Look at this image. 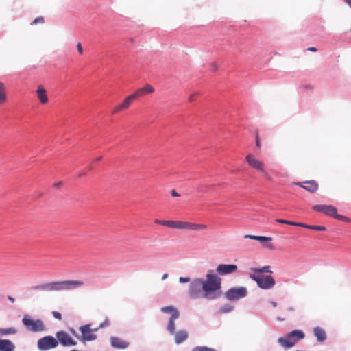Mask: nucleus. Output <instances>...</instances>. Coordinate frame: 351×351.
Segmentation results:
<instances>
[{
	"label": "nucleus",
	"mask_w": 351,
	"mask_h": 351,
	"mask_svg": "<svg viewBox=\"0 0 351 351\" xmlns=\"http://www.w3.org/2000/svg\"><path fill=\"white\" fill-rule=\"evenodd\" d=\"M346 2L350 5H351V0H346Z\"/></svg>",
	"instance_id": "obj_51"
},
{
	"label": "nucleus",
	"mask_w": 351,
	"mask_h": 351,
	"mask_svg": "<svg viewBox=\"0 0 351 351\" xmlns=\"http://www.w3.org/2000/svg\"><path fill=\"white\" fill-rule=\"evenodd\" d=\"M58 345V341L52 336H45L38 339V348L40 350H48L55 348Z\"/></svg>",
	"instance_id": "obj_8"
},
{
	"label": "nucleus",
	"mask_w": 351,
	"mask_h": 351,
	"mask_svg": "<svg viewBox=\"0 0 351 351\" xmlns=\"http://www.w3.org/2000/svg\"><path fill=\"white\" fill-rule=\"evenodd\" d=\"M154 223H156V224H159V225H162V226H167L169 228H173V220H158V219H156L154 221Z\"/></svg>",
	"instance_id": "obj_28"
},
{
	"label": "nucleus",
	"mask_w": 351,
	"mask_h": 351,
	"mask_svg": "<svg viewBox=\"0 0 351 351\" xmlns=\"http://www.w3.org/2000/svg\"><path fill=\"white\" fill-rule=\"evenodd\" d=\"M56 337L60 343L64 346H75L77 343L76 341L64 331H58L56 333Z\"/></svg>",
	"instance_id": "obj_11"
},
{
	"label": "nucleus",
	"mask_w": 351,
	"mask_h": 351,
	"mask_svg": "<svg viewBox=\"0 0 351 351\" xmlns=\"http://www.w3.org/2000/svg\"><path fill=\"white\" fill-rule=\"evenodd\" d=\"M197 95V93H193V94H191L189 97V101H193L195 100V98Z\"/></svg>",
	"instance_id": "obj_39"
},
{
	"label": "nucleus",
	"mask_w": 351,
	"mask_h": 351,
	"mask_svg": "<svg viewBox=\"0 0 351 351\" xmlns=\"http://www.w3.org/2000/svg\"><path fill=\"white\" fill-rule=\"evenodd\" d=\"M313 334L316 337L317 341L324 342L326 339V334L325 330L321 327L317 326L313 328Z\"/></svg>",
	"instance_id": "obj_21"
},
{
	"label": "nucleus",
	"mask_w": 351,
	"mask_h": 351,
	"mask_svg": "<svg viewBox=\"0 0 351 351\" xmlns=\"http://www.w3.org/2000/svg\"><path fill=\"white\" fill-rule=\"evenodd\" d=\"M38 100L42 104H46L49 101L47 91L43 85H39L36 91Z\"/></svg>",
	"instance_id": "obj_19"
},
{
	"label": "nucleus",
	"mask_w": 351,
	"mask_h": 351,
	"mask_svg": "<svg viewBox=\"0 0 351 351\" xmlns=\"http://www.w3.org/2000/svg\"><path fill=\"white\" fill-rule=\"evenodd\" d=\"M7 101L6 88L3 83L0 82V105L3 104Z\"/></svg>",
	"instance_id": "obj_26"
},
{
	"label": "nucleus",
	"mask_w": 351,
	"mask_h": 351,
	"mask_svg": "<svg viewBox=\"0 0 351 351\" xmlns=\"http://www.w3.org/2000/svg\"><path fill=\"white\" fill-rule=\"evenodd\" d=\"M294 184L295 185H298V186H300L301 188L306 190L307 191H308L311 193H315L318 190V188H319L318 183L315 180H306V181H304L302 182H295Z\"/></svg>",
	"instance_id": "obj_12"
},
{
	"label": "nucleus",
	"mask_w": 351,
	"mask_h": 351,
	"mask_svg": "<svg viewBox=\"0 0 351 351\" xmlns=\"http://www.w3.org/2000/svg\"><path fill=\"white\" fill-rule=\"evenodd\" d=\"M14 349L15 346L10 340L0 339V351H14Z\"/></svg>",
	"instance_id": "obj_20"
},
{
	"label": "nucleus",
	"mask_w": 351,
	"mask_h": 351,
	"mask_svg": "<svg viewBox=\"0 0 351 351\" xmlns=\"http://www.w3.org/2000/svg\"><path fill=\"white\" fill-rule=\"evenodd\" d=\"M101 158H102V157H101V156H99L98 158H97L95 160V162L99 161V160H101Z\"/></svg>",
	"instance_id": "obj_50"
},
{
	"label": "nucleus",
	"mask_w": 351,
	"mask_h": 351,
	"mask_svg": "<svg viewBox=\"0 0 351 351\" xmlns=\"http://www.w3.org/2000/svg\"><path fill=\"white\" fill-rule=\"evenodd\" d=\"M287 225L298 226L299 223H298V222H294V221H288Z\"/></svg>",
	"instance_id": "obj_42"
},
{
	"label": "nucleus",
	"mask_w": 351,
	"mask_h": 351,
	"mask_svg": "<svg viewBox=\"0 0 351 351\" xmlns=\"http://www.w3.org/2000/svg\"><path fill=\"white\" fill-rule=\"evenodd\" d=\"M161 311L164 313H170L171 315V316H173L176 315H177V316H180V313L178 310L173 306L162 307L161 308Z\"/></svg>",
	"instance_id": "obj_25"
},
{
	"label": "nucleus",
	"mask_w": 351,
	"mask_h": 351,
	"mask_svg": "<svg viewBox=\"0 0 351 351\" xmlns=\"http://www.w3.org/2000/svg\"><path fill=\"white\" fill-rule=\"evenodd\" d=\"M221 278L209 271L206 279L194 278L189 287V295L193 299L213 300L221 295Z\"/></svg>",
	"instance_id": "obj_1"
},
{
	"label": "nucleus",
	"mask_w": 351,
	"mask_h": 351,
	"mask_svg": "<svg viewBox=\"0 0 351 351\" xmlns=\"http://www.w3.org/2000/svg\"><path fill=\"white\" fill-rule=\"evenodd\" d=\"M206 187H207V186H206V185L201 184V185H199V186H198V188H197V191H200V192H202V191H204V188H206Z\"/></svg>",
	"instance_id": "obj_38"
},
{
	"label": "nucleus",
	"mask_w": 351,
	"mask_h": 351,
	"mask_svg": "<svg viewBox=\"0 0 351 351\" xmlns=\"http://www.w3.org/2000/svg\"><path fill=\"white\" fill-rule=\"evenodd\" d=\"M232 310V306H230V305H226L224 306H222L219 311L222 313H228V312H230Z\"/></svg>",
	"instance_id": "obj_31"
},
{
	"label": "nucleus",
	"mask_w": 351,
	"mask_h": 351,
	"mask_svg": "<svg viewBox=\"0 0 351 351\" xmlns=\"http://www.w3.org/2000/svg\"><path fill=\"white\" fill-rule=\"evenodd\" d=\"M276 222H278V223H280L287 224V223H288V220H285V219H276Z\"/></svg>",
	"instance_id": "obj_44"
},
{
	"label": "nucleus",
	"mask_w": 351,
	"mask_h": 351,
	"mask_svg": "<svg viewBox=\"0 0 351 351\" xmlns=\"http://www.w3.org/2000/svg\"><path fill=\"white\" fill-rule=\"evenodd\" d=\"M312 209L317 212L323 213L328 216L332 217L336 219L343 221L344 222H350V221L349 218L341 215H339L337 213V208L332 205H315L312 207Z\"/></svg>",
	"instance_id": "obj_3"
},
{
	"label": "nucleus",
	"mask_w": 351,
	"mask_h": 351,
	"mask_svg": "<svg viewBox=\"0 0 351 351\" xmlns=\"http://www.w3.org/2000/svg\"><path fill=\"white\" fill-rule=\"evenodd\" d=\"M8 299L12 302V303H14L15 302V299L12 297V296H8Z\"/></svg>",
	"instance_id": "obj_47"
},
{
	"label": "nucleus",
	"mask_w": 351,
	"mask_h": 351,
	"mask_svg": "<svg viewBox=\"0 0 351 351\" xmlns=\"http://www.w3.org/2000/svg\"><path fill=\"white\" fill-rule=\"evenodd\" d=\"M179 317V316H177V315H173V316H171V317L169 318V322H168V324H167V330L169 331V333L171 334H174L175 333V330H176V325H175V321Z\"/></svg>",
	"instance_id": "obj_23"
},
{
	"label": "nucleus",
	"mask_w": 351,
	"mask_h": 351,
	"mask_svg": "<svg viewBox=\"0 0 351 351\" xmlns=\"http://www.w3.org/2000/svg\"><path fill=\"white\" fill-rule=\"evenodd\" d=\"M208 226L205 224H198L189 221H173V228L188 230H206Z\"/></svg>",
	"instance_id": "obj_7"
},
{
	"label": "nucleus",
	"mask_w": 351,
	"mask_h": 351,
	"mask_svg": "<svg viewBox=\"0 0 351 351\" xmlns=\"http://www.w3.org/2000/svg\"><path fill=\"white\" fill-rule=\"evenodd\" d=\"M289 334V337L293 338L294 340H295V342H297L298 341H299L300 339H304V333L302 330H293V331L290 332Z\"/></svg>",
	"instance_id": "obj_24"
},
{
	"label": "nucleus",
	"mask_w": 351,
	"mask_h": 351,
	"mask_svg": "<svg viewBox=\"0 0 351 351\" xmlns=\"http://www.w3.org/2000/svg\"><path fill=\"white\" fill-rule=\"evenodd\" d=\"M77 51L79 52L80 54H82L83 53V49H82V44L81 43H78L77 44Z\"/></svg>",
	"instance_id": "obj_37"
},
{
	"label": "nucleus",
	"mask_w": 351,
	"mask_h": 351,
	"mask_svg": "<svg viewBox=\"0 0 351 351\" xmlns=\"http://www.w3.org/2000/svg\"><path fill=\"white\" fill-rule=\"evenodd\" d=\"M167 277H168V274H165L162 276V280H165V279H166Z\"/></svg>",
	"instance_id": "obj_49"
},
{
	"label": "nucleus",
	"mask_w": 351,
	"mask_h": 351,
	"mask_svg": "<svg viewBox=\"0 0 351 351\" xmlns=\"http://www.w3.org/2000/svg\"><path fill=\"white\" fill-rule=\"evenodd\" d=\"M298 226L299 227L306 228H308V229H310V227H311V226H309V225H307V224H305V223H299Z\"/></svg>",
	"instance_id": "obj_41"
},
{
	"label": "nucleus",
	"mask_w": 351,
	"mask_h": 351,
	"mask_svg": "<svg viewBox=\"0 0 351 351\" xmlns=\"http://www.w3.org/2000/svg\"><path fill=\"white\" fill-rule=\"evenodd\" d=\"M247 163L253 169L263 173V176L268 180H271V176L265 169L264 163L256 158L254 154H248L245 156Z\"/></svg>",
	"instance_id": "obj_5"
},
{
	"label": "nucleus",
	"mask_w": 351,
	"mask_h": 351,
	"mask_svg": "<svg viewBox=\"0 0 351 351\" xmlns=\"http://www.w3.org/2000/svg\"><path fill=\"white\" fill-rule=\"evenodd\" d=\"M247 294V289L245 287H235L229 289L226 293V297L229 300H237L244 298Z\"/></svg>",
	"instance_id": "obj_9"
},
{
	"label": "nucleus",
	"mask_w": 351,
	"mask_h": 351,
	"mask_svg": "<svg viewBox=\"0 0 351 351\" xmlns=\"http://www.w3.org/2000/svg\"><path fill=\"white\" fill-rule=\"evenodd\" d=\"M287 310L289 312H293V311H295V308L293 306H290L287 307Z\"/></svg>",
	"instance_id": "obj_45"
},
{
	"label": "nucleus",
	"mask_w": 351,
	"mask_h": 351,
	"mask_svg": "<svg viewBox=\"0 0 351 351\" xmlns=\"http://www.w3.org/2000/svg\"><path fill=\"white\" fill-rule=\"evenodd\" d=\"M154 92V87L150 84H146L144 87L137 89L133 93L132 96L135 99L138 97H142L147 94H151Z\"/></svg>",
	"instance_id": "obj_15"
},
{
	"label": "nucleus",
	"mask_w": 351,
	"mask_h": 351,
	"mask_svg": "<svg viewBox=\"0 0 351 351\" xmlns=\"http://www.w3.org/2000/svg\"><path fill=\"white\" fill-rule=\"evenodd\" d=\"M110 341L111 346L117 349H125L129 346L128 341L117 337H111Z\"/></svg>",
	"instance_id": "obj_16"
},
{
	"label": "nucleus",
	"mask_w": 351,
	"mask_h": 351,
	"mask_svg": "<svg viewBox=\"0 0 351 351\" xmlns=\"http://www.w3.org/2000/svg\"><path fill=\"white\" fill-rule=\"evenodd\" d=\"M271 304L274 307H276L277 306V303L276 302L272 301L271 302Z\"/></svg>",
	"instance_id": "obj_48"
},
{
	"label": "nucleus",
	"mask_w": 351,
	"mask_h": 351,
	"mask_svg": "<svg viewBox=\"0 0 351 351\" xmlns=\"http://www.w3.org/2000/svg\"><path fill=\"white\" fill-rule=\"evenodd\" d=\"M22 323L27 330L33 332H42L45 329V324L41 319H32L28 315L23 316Z\"/></svg>",
	"instance_id": "obj_4"
},
{
	"label": "nucleus",
	"mask_w": 351,
	"mask_h": 351,
	"mask_svg": "<svg viewBox=\"0 0 351 351\" xmlns=\"http://www.w3.org/2000/svg\"><path fill=\"white\" fill-rule=\"evenodd\" d=\"M192 351H217L213 348H210L206 346H197L193 349Z\"/></svg>",
	"instance_id": "obj_30"
},
{
	"label": "nucleus",
	"mask_w": 351,
	"mask_h": 351,
	"mask_svg": "<svg viewBox=\"0 0 351 351\" xmlns=\"http://www.w3.org/2000/svg\"><path fill=\"white\" fill-rule=\"evenodd\" d=\"M250 278L254 280L258 286L263 289H269L275 285V280L271 276L250 275Z\"/></svg>",
	"instance_id": "obj_6"
},
{
	"label": "nucleus",
	"mask_w": 351,
	"mask_h": 351,
	"mask_svg": "<svg viewBox=\"0 0 351 351\" xmlns=\"http://www.w3.org/2000/svg\"><path fill=\"white\" fill-rule=\"evenodd\" d=\"M237 270L236 265L220 264L217 267V272L221 276L234 273Z\"/></svg>",
	"instance_id": "obj_14"
},
{
	"label": "nucleus",
	"mask_w": 351,
	"mask_h": 351,
	"mask_svg": "<svg viewBox=\"0 0 351 351\" xmlns=\"http://www.w3.org/2000/svg\"><path fill=\"white\" fill-rule=\"evenodd\" d=\"M269 266H265L261 268H257V269H252L253 271L258 274L261 273H271V271L269 269Z\"/></svg>",
	"instance_id": "obj_29"
},
{
	"label": "nucleus",
	"mask_w": 351,
	"mask_h": 351,
	"mask_svg": "<svg viewBox=\"0 0 351 351\" xmlns=\"http://www.w3.org/2000/svg\"><path fill=\"white\" fill-rule=\"evenodd\" d=\"M179 281L181 283H186L190 282V278L188 277H180Z\"/></svg>",
	"instance_id": "obj_36"
},
{
	"label": "nucleus",
	"mask_w": 351,
	"mask_h": 351,
	"mask_svg": "<svg viewBox=\"0 0 351 351\" xmlns=\"http://www.w3.org/2000/svg\"><path fill=\"white\" fill-rule=\"evenodd\" d=\"M255 137H256V146L258 147V148H261V139H260V137L258 136V132H256V134H255Z\"/></svg>",
	"instance_id": "obj_34"
},
{
	"label": "nucleus",
	"mask_w": 351,
	"mask_h": 351,
	"mask_svg": "<svg viewBox=\"0 0 351 351\" xmlns=\"http://www.w3.org/2000/svg\"><path fill=\"white\" fill-rule=\"evenodd\" d=\"M82 339L83 341H92L95 339L96 336L92 332L88 325L81 326Z\"/></svg>",
	"instance_id": "obj_17"
},
{
	"label": "nucleus",
	"mask_w": 351,
	"mask_h": 351,
	"mask_svg": "<svg viewBox=\"0 0 351 351\" xmlns=\"http://www.w3.org/2000/svg\"><path fill=\"white\" fill-rule=\"evenodd\" d=\"M278 342L285 348H291L296 343L295 340H294L293 338L289 337V333L286 337H279Z\"/></svg>",
	"instance_id": "obj_18"
},
{
	"label": "nucleus",
	"mask_w": 351,
	"mask_h": 351,
	"mask_svg": "<svg viewBox=\"0 0 351 351\" xmlns=\"http://www.w3.org/2000/svg\"><path fill=\"white\" fill-rule=\"evenodd\" d=\"M175 341L177 344H180L188 339L189 334L186 330H179L173 334Z\"/></svg>",
	"instance_id": "obj_22"
},
{
	"label": "nucleus",
	"mask_w": 351,
	"mask_h": 351,
	"mask_svg": "<svg viewBox=\"0 0 351 351\" xmlns=\"http://www.w3.org/2000/svg\"><path fill=\"white\" fill-rule=\"evenodd\" d=\"M298 226L299 227L306 228H308V229H310V227H311V226H309V225H307V224H305V223H299Z\"/></svg>",
	"instance_id": "obj_40"
},
{
	"label": "nucleus",
	"mask_w": 351,
	"mask_h": 351,
	"mask_svg": "<svg viewBox=\"0 0 351 351\" xmlns=\"http://www.w3.org/2000/svg\"><path fill=\"white\" fill-rule=\"evenodd\" d=\"M83 285L84 282L82 280H67L41 284L36 286L34 289L46 291H61L77 289Z\"/></svg>",
	"instance_id": "obj_2"
},
{
	"label": "nucleus",
	"mask_w": 351,
	"mask_h": 351,
	"mask_svg": "<svg viewBox=\"0 0 351 351\" xmlns=\"http://www.w3.org/2000/svg\"><path fill=\"white\" fill-rule=\"evenodd\" d=\"M16 332H17V330L13 327L8 328H0V335H14Z\"/></svg>",
	"instance_id": "obj_27"
},
{
	"label": "nucleus",
	"mask_w": 351,
	"mask_h": 351,
	"mask_svg": "<svg viewBox=\"0 0 351 351\" xmlns=\"http://www.w3.org/2000/svg\"><path fill=\"white\" fill-rule=\"evenodd\" d=\"M308 51H312V52H315L317 51V49L314 47H310L307 49Z\"/></svg>",
	"instance_id": "obj_46"
},
{
	"label": "nucleus",
	"mask_w": 351,
	"mask_h": 351,
	"mask_svg": "<svg viewBox=\"0 0 351 351\" xmlns=\"http://www.w3.org/2000/svg\"><path fill=\"white\" fill-rule=\"evenodd\" d=\"M310 229L317 231H324L326 230V228L322 226H311V227H310Z\"/></svg>",
	"instance_id": "obj_33"
},
{
	"label": "nucleus",
	"mask_w": 351,
	"mask_h": 351,
	"mask_svg": "<svg viewBox=\"0 0 351 351\" xmlns=\"http://www.w3.org/2000/svg\"><path fill=\"white\" fill-rule=\"evenodd\" d=\"M244 238L258 241L265 247L270 250H274V245L271 243L272 238L270 237L245 234L244 235Z\"/></svg>",
	"instance_id": "obj_10"
},
{
	"label": "nucleus",
	"mask_w": 351,
	"mask_h": 351,
	"mask_svg": "<svg viewBox=\"0 0 351 351\" xmlns=\"http://www.w3.org/2000/svg\"><path fill=\"white\" fill-rule=\"evenodd\" d=\"M134 100V99L133 98L132 95L127 96L120 104L117 106L112 110V114H114L121 111L127 110L130 107V106L132 104Z\"/></svg>",
	"instance_id": "obj_13"
},
{
	"label": "nucleus",
	"mask_w": 351,
	"mask_h": 351,
	"mask_svg": "<svg viewBox=\"0 0 351 351\" xmlns=\"http://www.w3.org/2000/svg\"><path fill=\"white\" fill-rule=\"evenodd\" d=\"M45 19L43 16L36 18L32 23L31 25H36L38 23H44Z\"/></svg>",
	"instance_id": "obj_32"
},
{
	"label": "nucleus",
	"mask_w": 351,
	"mask_h": 351,
	"mask_svg": "<svg viewBox=\"0 0 351 351\" xmlns=\"http://www.w3.org/2000/svg\"><path fill=\"white\" fill-rule=\"evenodd\" d=\"M171 195L173 196V197H179L180 195L178 193H177V192L176 191V190L173 189L171 191Z\"/></svg>",
	"instance_id": "obj_43"
},
{
	"label": "nucleus",
	"mask_w": 351,
	"mask_h": 351,
	"mask_svg": "<svg viewBox=\"0 0 351 351\" xmlns=\"http://www.w3.org/2000/svg\"><path fill=\"white\" fill-rule=\"evenodd\" d=\"M52 315L53 316L54 318L58 319V320H61L62 319V315H61V313L58 312V311H53L52 312Z\"/></svg>",
	"instance_id": "obj_35"
}]
</instances>
